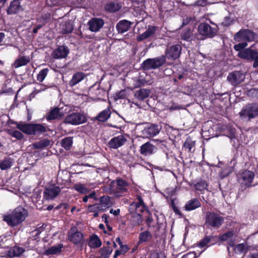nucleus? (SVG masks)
<instances>
[{
  "label": "nucleus",
  "instance_id": "nucleus-1",
  "mask_svg": "<svg viewBox=\"0 0 258 258\" xmlns=\"http://www.w3.org/2000/svg\"><path fill=\"white\" fill-rule=\"evenodd\" d=\"M28 215L27 211L22 207H18L11 214L4 216V220L9 225L14 226L23 222Z\"/></svg>",
  "mask_w": 258,
  "mask_h": 258
},
{
  "label": "nucleus",
  "instance_id": "nucleus-2",
  "mask_svg": "<svg viewBox=\"0 0 258 258\" xmlns=\"http://www.w3.org/2000/svg\"><path fill=\"white\" fill-rule=\"evenodd\" d=\"M138 202H133L129 207V212L133 217L137 219L136 223L140 224L142 222V217L140 214L146 209L143 200L140 196H138Z\"/></svg>",
  "mask_w": 258,
  "mask_h": 258
},
{
  "label": "nucleus",
  "instance_id": "nucleus-3",
  "mask_svg": "<svg viewBox=\"0 0 258 258\" xmlns=\"http://www.w3.org/2000/svg\"><path fill=\"white\" fill-rule=\"evenodd\" d=\"M87 121V118L85 114L81 112H73L66 117L63 122L76 125L85 123Z\"/></svg>",
  "mask_w": 258,
  "mask_h": 258
},
{
  "label": "nucleus",
  "instance_id": "nucleus-4",
  "mask_svg": "<svg viewBox=\"0 0 258 258\" xmlns=\"http://www.w3.org/2000/svg\"><path fill=\"white\" fill-rule=\"evenodd\" d=\"M224 222V218L214 213H208L206 218V225L208 227L219 228Z\"/></svg>",
  "mask_w": 258,
  "mask_h": 258
},
{
  "label": "nucleus",
  "instance_id": "nucleus-5",
  "mask_svg": "<svg viewBox=\"0 0 258 258\" xmlns=\"http://www.w3.org/2000/svg\"><path fill=\"white\" fill-rule=\"evenodd\" d=\"M165 60L164 56L154 58H148L143 62V68L144 69L147 70L155 69L162 66L165 62Z\"/></svg>",
  "mask_w": 258,
  "mask_h": 258
},
{
  "label": "nucleus",
  "instance_id": "nucleus-6",
  "mask_svg": "<svg viewBox=\"0 0 258 258\" xmlns=\"http://www.w3.org/2000/svg\"><path fill=\"white\" fill-rule=\"evenodd\" d=\"M242 118L248 117L249 119L258 115V104H249L245 106L239 112Z\"/></svg>",
  "mask_w": 258,
  "mask_h": 258
},
{
  "label": "nucleus",
  "instance_id": "nucleus-7",
  "mask_svg": "<svg viewBox=\"0 0 258 258\" xmlns=\"http://www.w3.org/2000/svg\"><path fill=\"white\" fill-rule=\"evenodd\" d=\"M257 38L256 34L246 29L240 30L234 36V39L237 42L242 40L248 41H254Z\"/></svg>",
  "mask_w": 258,
  "mask_h": 258
},
{
  "label": "nucleus",
  "instance_id": "nucleus-8",
  "mask_svg": "<svg viewBox=\"0 0 258 258\" xmlns=\"http://www.w3.org/2000/svg\"><path fill=\"white\" fill-rule=\"evenodd\" d=\"M68 106L54 108L46 116V118L47 120L60 119L68 112Z\"/></svg>",
  "mask_w": 258,
  "mask_h": 258
},
{
  "label": "nucleus",
  "instance_id": "nucleus-9",
  "mask_svg": "<svg viewBox=\"0 0 258 258\" xmlns=\"http://www.w3.org/2000/svg\"><path fill=\"white\" fill-rule=\"evenodd\" d=\"M199 33L202 36L206 37H212L217 33L215 28H212L211 26L207 23H201L198 26Z\"/></svg>",
  "mask_w": 258,
  "mask_h": 258
},
{
  "label": "nucleus",
  "instance_id": "nucleus-10",
  "mask_svg": "<svg viewBox=\"0 0 258 258\" xmlns=\"http://www.w3.org/2000/svg\"><path fill=\"white\" fill-rule=\"evenodd\" d=\"M254 177L253 172L249 170H245L242 172L238 176L239 181L247 187L252 186L251 183Z\"/></svg>",
  "mask_w": 258,
  "mask_h": 258
},
{
  "label": "nucleus",
  "instance_id": "nucleus-11",
  "mask_svg": "<svg viewBox=\"0 0 258 258\" xmlns=\"http://www.w3.org/2000/svg\"><path fill=\"white\" fill-rule=\"evenodd\" d=\"M245 75L239 71H234L230 73L227 80L233 86H237L241 83L245 79Z\"/></svg>",
  "mask_w": 258,
  "mask_h": 258
},
{
  "label": "nucleus",
  "instance_id": "nucleus-12",
  "mask_svg": "<svg viewBox=\"0 0 258 258\" xmlns=\"http://www.w3.org/2000/svg\"><path fill=\"white\" fill-rule=\"evenodd\" d=\"M68 236L69 239L75 244L80 243L83 240L82 233L79 231L77 227L75 226L71 228Z\"/></svg>",
  "mask_w": 258,
  "mask_h": 258
},
{
  "label": "nucleus",
  "instance_id": "nucleus-13",
  "mask_svg": "<svg viewBox=\"0 0 258 258\" xmlns=\"http://www.w3.org/2000/svg\"><path fill=\"white\" fill-rule=\"evenodd\" d=\"M61 189L58 186L51 185L46 187L44 191V198L46 200H53L60 192Z\"/></svg>",
  "mask_w": 258,
  "mask_h": 258
},
{
  "label": "nucleus",
  "instance_id": "nucleus-14",
  "mask_svg": "<svg viewBox=\"0 0 258 258\" xmlns=\"http://www.w3.org/2000/svg\"><path fill=\"white\" fill-rule=\"evenodd\" d=\"M128 187V183L119 179L116 180V187L113 190L116 196L120 197L127 192Z\"/></svg>",
  "mask_w": 258,
  "mask_h": 258
},
{
  "label": "nucleus",
  "instance_id": "nucleus-15",
  "mask_svg": "<svg viewBox=\"0 0 258 258\" xmlns=\"http://www.w3.org/2000/svg\"><path fill=\"white\" fill-rule=\"evenodd\" d=\"M89 30L93 32H97L103 27L104 21L99 18H93L88 22Z\"/></svg>",
  "mask_w": 258,
  "mask_h": 258
},
{
  "label": "nucleus",
  "instance_id": "nucleus-16",
  "mask_svg": "<svg viewBox=\"0 0 258 258\" xmlns=\"http://www.w3.org/2000/svg\"><path fill=\"white\" fill-rule=\"evenodd\" d=\"M127 140L125 136L120 135L112 138L108 142V146L110 148L116 149L123 146Z\"/></svg>",
  "mask_w": 258,
  "mask_h": 258
},
{
  "label": "nucleus",
  "instance_id": "nucleus-17",
  "mask_svg": "<svg viewBox=\"0 0 258 258\" xmlns=\"http://www.w3.org/2000/svg\"><path fill=\"white\" fill-rule=\"evenodd\" d=\"M181 47L179 45H173L166 49L165 55L168 59H175L180 54Z\"/></svg>",
  "mask_w": 258,
  "mask_h": 258
},
{
  "label": "nucleus",
  "instance_id": "nucleus-18",
  "mask_svg": "<svg viewBox=\"0 0 258 258\" xmlns=\"http://www.w3.org/2000/svg\"><path fill=\"white\" fill-rule=\"evenodd\" d=\"M156 151L157 148L150 142H147L142 145L140 149L141 154L144 156L151 155L155 153Z\"/></svg>",
  "mask_w": 258,
  "mask_h": 258
},
{
  "label": "nucleus",
  "instance_id": "nucleus-19",
  "mask_svg": "<svg viewBox=\"0 0 258 258\" xmlns=\"http://www.w3.org/2000/svg\"><path fill=\"white\" fill-rule=\"evenodd\" d=\"M22 9L20 0L12 1L7 10L8 15H14L19 13Z\"/></svg>",
  "mask_w": 258,
  "mask_h": 258
},
{
  "label": "nucleus",
  "instance_id": "nucleus-20",
  "mask_svg": "<svg viewBox=\"0 0 258 258\" xmlns=\"http://www.w3.org/2000/svg\"><path fill=\"white\" fill-rule=\"evenodd\" d=\"M236 237L235 233L230 231L220 235L219 239L221 241H226L230 246H233L235 244Z\"/></svg>",
  "mask_w": 258,
  "mask_h": 258
},
{
  "label": "nucleus",
  "instance_id": "nucleus-21",
  "mask_svg": "<svg viewBox=\"0 0 258 258\" xmlns=\"http://www.w3.org/2000/svg\"><path fill=\"white\" fill-rule=\"evenodd\" d=\"M156 31V28L155 26H149L145 32L137 36V40L141 41L144 39L151 38L153 36Z\"/></svg>",
  "mask_w": 258,
  "mask_h": 258
},
{
  "label": "nucleus",
  "instance_id": "nucleus-22",
  "mask_svg": "<svg viewBox=\"0 0 258 258\" xmlns=\"http://www.w3.org/2000/svg\"><path fill=\"white\" fill-rule=\"evenodd\" d=\"M257 54V51L250 48L244 49L238 52V56L246 60H252L253 57Z\"/></svg>",
  "mask_w": 258,
  "mask_h": 258
},
{
  "label": "nucleus",
  "instance_id": "nucleus-23",
  "mask_svg": "<svg viewBox=\"0 0 258 258\" xmlns=\"http://www.w3.org/2000/svg\"><path fill=\"white\" fill-rule=\"evenodd\" d=\"M133 23L126 20H121L116 24V28L118 33H123L130 29Z\"/></svg>",
  "mask_w": 258,
  "mask_h": 258
},
{
  "label": "nucleus",
  "instance_id": "nucleus-24",
  "mask_svg": "<svg viewBox=\"0 0 258 258\" xmlns=\"http://www.w3.org/2000/svg\"><path fill=\"white\" fill-rule=\"evenodd\" d=\"M69 53L67 47L64 46H59L53 53V56L55 58H61L66 57Z\"/></svg>",
  "mask_w": 258,
  "mask_h": 258
},
{
  "label": "nucleus",
  "instance_id": "nucleus-25",
  "mask_svg": "<svg viewBox=\"0 0 258 258\" xmlns=\"http://www.w3.org/2000/svg\"><path fill=\"white\" fill-rule=\"evenodd\" d=\"M86 77L85 74L82 72H77L74 74L71 80L69 81V85L73 87L82 81Z\"/></svg>",
  "mask_w": 258,
  "mask_h": 258
},
{
  "label": "nucleus",
  "instance_id": "nucleus-26",
  "mask_svg": "<svg viewBox=\"0 0 258 258\" xmlns=\"http://www.w3.org/2000/svg\"><path fill=\"white\" fill-rule=\"evenodd\" d=\"M143 132V134L147 138H150L157 135L159 132V130L157 125H152L148 127L145 128Z\"/></svg>",
  "mask_w": 258,
  "mask_h": 258
},
{
  "label": "nucleus",
  "instance_id": "nucleus-27",
  "mask_svg": "<svg viewBox=\"0 0 258 258\" xmlns=\"http://www.w3.org/2000/svg\"><path fill=\"white\" fill-rule=\"evenodd\" d=\"M201 206V203L197 199H193L188 201L184 206L186 211H191L199 208Z\"/></svg>",
  "mask_w": 258,
  "mask_h": 258
},
{
  "label": "nucleus",
  "instance_id": "nucleus-28",
  "mask_svg": "<svg viewBox=\"0 0 258 258\" xmlns=\"http://www.w3.org/2000/svg\"><path fill=\"white\" fill-rule=\"evenodd\" d=\"M151 93V91L147 89H141L137 91L135 94V96L139 100H143L148 97Z\"/></svg>",
  "mask_w": 258,
  "mask_h": 258
},
{
  "label": "nucleus",
  "instance_id": "nucleus-29",
  "mask_svg": "<svg viewBox=\"0 0 258 258\" xmlns=\"http://www.w3.org/2000/svg\"><path fill=\"white\" fill-rule=\"evenodd\" d=\"M101 211H103L106 209L110 207L112 205L110 199L108 196H103L100 199V203L98 204Z\"/></svg>",
  "mask_w": 258,
  "mask_h": 258
},
{
  "label": "nucleus",
  "instance_id": "nucleus-30",
  "mask_svg": "<svg viewBox=\"0 0 258 258\" xmlns=\"http://www.w3.org/2000/svg\"><path fill=\"white\" fill-rule=\"evenodd\" d=\"M88 244L91 248H96L101 245V241L97 235H93L90 238Z\"/></svg>",
  "mask_w": 258,
  "mask_h": 258
},
{
  "label": "nucleus",
  "instance_id": "nucleus-31",
  "mask_svg": "<svg viewBox=\"0 0 258 258\" xmlns=\"http://www.w3.org/2000/svg\"><path fill=\"white\" fill-rule=\"evenodd\" d=\"M29 61L30 59L28 57L21 56L15 61L13 66L15 68H18L20 67L26 65Z\"/></svg>",
  "mask_w": 258,
  "mask_h": 258
},
{
  "label": "nucleus",
  "instance_id": "nucleus-32",
  "mask_svg": "<svg viewBox=\"0 0 258 258\" xmlns=\"http://www.w3.org/2000/svg\"><path fill=\"white\" fill-rule=\"evenodd\" d=\"M17 128L25 134L33 135L32 124L18 123Z\"/></svg>",
  "mask_w": 258,
  "mask_h": 258
},
{
  "label": "nucleus",
  "instance_id": "nucleus-33",
  "mask_svg": "<svg viewBox=\"0 0 258 258\" xmlns=\"http://www.w3.org/2000/svg\"><path fill=\"white\" fill-rule=\"evenodd\" d=\"M14 163L13 159L10 157L6 158L0 162V168L2 170H6L11 167Z\"/></svg>",
  "mask_w": 258,
  "mask_h": 258
},
{
  "label": "nucleus",
  "instance_id": "nucleus-34",
  "mask_svg": "<svg viewBox=\"0 0 258 258\" xmlns=\"http://www.w3.org/2000/svg\"><path fill=\"white\" fill-rule=\"evenodd\" d=\"M110 114L111 111L107 108L101 112L97 116V119L100 121L104 122L109 118Z\"/></svg>",
  "mask_w": 258,
  "mask_h": 258
},
{
  "label": "nucleus",
  "instance_id": "nucleus-35",
  "mask_svg": "<svg viewBox=\"0 0 258 258\" xmlns=\"http://www.w3.org/2000/svg\"><path fill=\"white\" fill-rule=\"evenodd\" d=\"M62 248V244H61L53 246L45 250V254L47 255L56 254L61 250Z\"/></svg>",
  "mask_w": 258,
  "mask_h": 258
},
{
  "label": "nucleus",
  "instance_id": "nucleus-36",
  "mask_svg": "<svg viewBox=\"0 0 258 258\" xmlns=\"http://www.w3.org/2000/svg\"><path fill=\"white\" fill-rule=\"evenodd\" d=\"M73 30V27L71 21H67L61 24V32L63 34L70 33Z\"/></svg>",
  "mask_w": 258,
  "mask_h": 258
},
{
  "label": "nucleus",
  "instance_id": "nucleus-37",
  "mask_svg": "<svg viewBox=\"0 0 258 258\" xmlns=\"http://www.w3.org/2000/svg\"><path fill=\"white\" fill-rule=\"evenodd\" d=\"M120 8L121 6L118 3H110L106 6L105 9L110 12H115L118 11Z\"/></svg>",
  "mask_w": 258,
  "mask_h": 258
},
{
  "label": "nucleus",
  "instance_id": "nucleus-38",
  "mask_svg": "<svg viewBox=\"0 0 258 258\" xmlns=\"http://www.w3.org/2000/svg\"><path fill=\"white\" fill-rule=\"evenodd\" d=\"M50 142L47 139H44L37 142L33 144L34 148L36 149H42L47 147L50 145Z\"/></svg>",
  "mask_w": 258,
  "mask_h": 258
},
{
  "label": "nucleus",
  "instance_id": "nucleus-39",
  "mask_svg": "<svg viewBox=\"0 0 258 258\" xmlns=\"http://www.w3.org/2000/svg\"><path fill=\"white\" fill-rule=\"evenodd\" d=\"M33 135L40 134L46 131V128L44 126L40 124H32Z\"/></svg>",
  "mask_w": 258,
  "mask_h": 258
},
{
  "label": "nucleus",
  "instance_id": "nucleus-40",
  "mask_svg": "<svg viewBox=\"0 0 258 258\" xmlns=\"http://www.w3.org/2000/svg\"><path fill=\"white\" fill-rule=\"evenodd\" d=\"M152 238L151 234L147 231H144L140 234L139 235V241L140 242H146L150 240Z\"/></svg>",
  "mask_w": 258,
  "mask_h": 258
},
{
  "label": "nucleus",
  "instance_id": "nucleus-41",
  "mask_svg": "<svg viewBox=\"0 0 258 258\" xmlns=\"http://www.w3.org/2000/svg\"><path fill=\"white\" fill-rule=\"evenodd\" d=\"M74 188L76 190L83 194H86L90 191L89 188L81 183L76 184L74 185Z\"/></svg>",
  "mask_w": 258,
  "mask_h": 258
},
{
  "label": "nucleus",
  "instance_id": "nucleus-42",
  "mask_svg": "<svg viewBox=\"0 0 258 258\" xmlns=\"http://www.w3.org/2000/svg\"><path fill=\"white\" fill-rule=\"evenodd\" d=\"M48 71L49 70L47 68L41 70L37 75V80L40 82H42L47 76Z\"/></svg>",
  "mask_w": 258,
  "mask_h": 258
},
{
  "label": "nucleus",
  "instance_id": "nucleus-43",
  "mask_svg": "<svg viewBox=\"0 0 258 258\" xmlns=\"http://www.w3.org/2000/svg\"><path fill=\"white\" fill-rule=\"evenodd\" d=\"M62 146L67 150L70 149L72 145V140L70 138H66L61 141Z\"/></svg>",
  "mask_w": 258,
  "mask_h": 258
},
{
  "label": "nucleus",
  "instance_id": "nucleus-44",
  "mask_svg": "<svg viewBox=\"0 0 258 258\" xmlns=\"http://www.w3.org/2000/svg\"><path fill=\"white\" fill-rule=\"evenodd\" d=\"M13 256H18L22 254L25 250L23 247L19 246H14L12 249Z\"/></svg>",
  "mask_w": 258,
  "mask_h": 258
},
{
  "label": "nucleus",
  "instance_id": "nucleus-45",
  "mask_svg": "<svg viewBox=\"0 0 258 258\" xmlns=\"http://www.w3.org/2000/svg\"><path fill=\"white\" fill-rule=\"evenodd\" d=\"M101 254L104 258H108L112 252V249L110 247H104L100 249Z\"/></svg>",
  "mask_w": 258,
  "mask_h": 258
},
{
  "label": "nucleus",
  "instance_id": "nucleus-46",
  "mask_svg": "<svg viewBox=\"0 0 258 258\" xmlns=\"http://www.w3.org/2000/svg\"><path fill=\"white\" fill-rule=\"evenodd\" d=\"M207 186L208 184L205 181H201L195 184V187L197 190L203 191L207 188Z\"/></svg>",
  "mask_w": 258,
  "mask_h": 258
},
{
  "label": "nucleus",
  "instance_id": "nucleus-47",
  "mask_svg": "<svg viewBox=\"0 0 258 258\" xmlns=\"http://www.w3.org/2000/svg\"><path fill=\"white\" fill-rule=\"evenodd\" d=\"M234 249L236 252H239V253L246 252L247 251L246 247L245 245L243 243H240V244H237L235 246Z\"/></svg>",
  "mask_w": 258,
  "mask_h": 258
},
{
  "label": "nucleus",
  "instance_id": "nucleus-48",
  "mask_svg": "<svg viewBox=\"0 0 258 258\" xmlns=\"http://www.w3.org/2000/svg\"><path fill=\"white\" fill-rule=\"evenodd\" d=\"M87 211L88 212H95L101 211L98 204H96L93 205H89L88 207Z\"/></svg>",
  "mask_w": 258,
  "mask_h": 258
},
{
  "label": "nucleus",
  "instance_id": "nucleus-49",
  "mask_svg": "<svg viewBox=\"0 0 258 258\" xmlns=\"http://www.w3.org/2000/svg\"><path fill=\"white\" fill-rule=\"evenodd\" d=\"M47 89V87L43 84H39L34 88V90L32 94L36 95L42 91L45 90Z\"/></svg>",
  "mask_w": 258,
  "mask_h": 258
},
{
  "label": "nucleus",
  "instance_id": "nucleus-50",
  "mask_svg": "<svg viewBox=\"0 0 258 258\" xmlns=\"http://www.w3.org/2000/svg\"><path fill=\"white\" fill-rule=\"evenodd\" d=\"M192 35V32L190 30H186L184 32L181 34V37L182 39L186 41H189Z\"/></svg>",
  "mask_w": 258,
  "mask_h": 258
},
{
  "label": "nucleus",
  "instance_id": "nucleus-51",
  "mask_svg": "<svg viewBox=\"0 0 258 258\" xmlns=\"http://www.w3.org/2000/svg\"><path fill=\"white\" fill-rule=\"evenodd\" d=\"M9 134L12 137H15L18 140H21L23 137L22 133L18 131H10Z\"/></svg>",
  "mask_w": 258,
  "mask_h": 258
},
{
  "label": "nucleus",
  "instance_id": "nucleus-52",
  "mask_svg": "<svg viewBox=\"0 0 258 258\" xmlns=\"http://www.w3.org/2000/svg\"><path fill=\"white\" fill-rule=\"evenodd\" d=\"M247 46V43L246 42H243L235 45L234 46V48L236 51L240 52V51H242L244 49V48Z\"/></svg>",
  "mask_w": 258,
  "mask_h": 258
},
{
  "label": "nucleus",
  "instance_id": "nucleus-53",
  "mask_svg": "<svg viewBox=\"0 0 258 258\" xmlns=\"http://www.w3.org/2000/svg\"><path fill=\"white\" fill-rule=\"evenodd\" d=\"M194 146L195 143L190 140H187L184 143V147L187 149L189 151H191Z\"/></svg>",
  "mask_w": 258,
  "mask_h": 258
},
{
  "label": "nucleus",
  "instance_id": "nucleus-54",
  "mask_svg": "<svg viewBox=\"0 0 258 258\" xmlns=\"http://www.w3.org/2000/svg\"><path fill=\"white\" fill-rule=\"evenodd\" d=\"M211 240V238L209 236L206 237L199 243L200 247H203L208 244Z\"/></svg>",
  "mask_w": 258,
  "mask_h": 258
},
{
  "label": "nucleus",
  "instance_id": "nucleus-55",
  "mask_svg": "<svg viewBox=\"0 0 258 258\" xmlns=\"http://www.w3.org/2000/svg\"><path fill=\"white\" fill-rule=\"evenodd\" d=\"M164 254L162 252H154L151 254V258H165Z\"/></svg>",
  "mask_w": 258,
  "mask_h": 258
},
{
  "label": "nucleus",
  "instance_id": "nucleus-56",
  "mask_svg": "<svg viewBox=\"0 0 258 258\" xmlns=\"http://www.w3.org/2000/svg\"><path fill=\"white\" fill-rule=\"evenodd\" d=\"M50 15L49 14H46L44 16H42V18H40L38 21L44 25L47 22V21L50 19Z\"/></svg>",
  "mask_w": 258,
  "mask_h": 258
},
{
  "label": "nucleus",
  "instance_id": "nucleus-57",
  "mask_svg": "<svg viewBox=\"0 0 258 258\" xmlns=\"http://www.w3.org/2000/svg\"><path fill=\"white\" fill-rule=\"evenodd\" d=\"M232 23V20L229 17H226L222 23L225 26H228Z\"/></svg>",
  "mask_w": 258,
  "mask_h": 258
},
{
  "label": "nucleus",
  "instance_id": "nucleus-58",
  "mask_svg": "<svg viewBox=\"0 0 258 258\" xmlns=\"http://www.w3.org/2000/svg\"><path fill=\"white\" fill-rule=\"evenodd\" d=\"M252 60L254 61L253 64V68H257L258 67V52H257V54L254 55L253 57Z\"/></svg>",
  "mask_w": 258,
  "mask_h": 258
},
{
  "label": "nucleus",
  "instance_id": "nucleus-59",
  "mask_svg": "<svg viewBox=\"0 0 258 258\" xmlns=\"http://www.w3.org/2000/svg\"><path fill=\"white\" fill-rule=\"evenodd\" d=\"M146 224H147L148 227H153L154 225L152 224L153 222V219L150 217L149 216L146 220Z\"/></svg>",
  "mask_w": 258,
  "mask_h": 258
},
{
  "label": "nucleus",
  "instance_id": "nucleus-60",
  "mask_svg": "<svg viewBox=\"0 0 258 258\" xmlns=\"http://www.w3.org/2000/svg\"><path fill=\"white\" fill-rule=\"evenodd\" d=\"M196 253L195 252H190L184 255L182 258H195Z\"/></svg>",
  "mask_w": 258,
  "mask_h": 258
},
{
  "label": "nucleus",
  "instance_id": "nucleus-61",
  "mask_svg": "<svg viewBox=\"0 0 258 258\" xmlns=\"http://www.w3.org/2000/svg\"><path fill=\"white\" fill-rule=\"evenodd\" d=\"M249 93L252 94L255 97L258 98V89H253L250 90Z\"/></svg>",
  "mask_w": 258,
  "mask_h": 258
},
{
  "label": "nucleus",
  "instance_id": "nucleus-62",
  "mask_svg": "<svg viewBox=\"0 0 258 258\" xmlns=\"http://www.w3.org/2000/svg\"><path fill=\"white\" fill-rule=\"evenodd\" d=\"M120 246L121 248L120 250L122 251V254H124L127 251L128 248L126 245L121 244Z\"/></svg>",
  "mask_w": 258,
  "mask_h": 258
},
{
  "label": "nucleus",
  "instance_id": "nucleus-63",
  "mask_svg": "<svg viewBox=\"0 0 258 258\" xmlns=\"http://www.w3.org/2000/svg\"><path fill=\"white\" fill-rule=\"evenodd\" d=\"M119 212H120L119 209L113 210V209H111L110 210V213L111 214H113L115 216H117V215H119Z\"/></svg>",
  "mask_w": 258,
  "mask_h": 258
},
{
  "label": "nucleus",
  "instance_id": "nucleus-64",
  "mask_svg": "<svg viewBox=\"0 0 258 258\" xmlns=\"http://www.w3.org/2000/svg\"><path fill=\"white\" fill-rule=\"evenodd\" d=\"M144 1L145 0H133V3L134 4H137V5H142L143 4V3L144 2Z\"/></svg>",
  "mask_w": 258,
  "mask_h": 258
}]
</instances>
